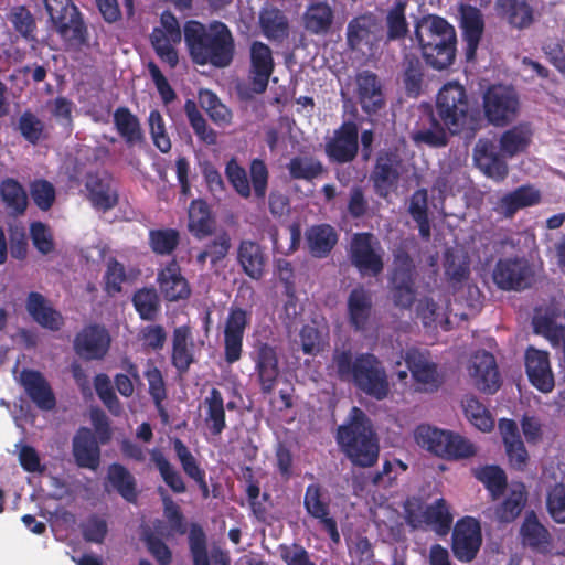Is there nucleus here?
Wrapping results in <instances>:
<instances>
[{
    "label": "nucleus",
    "instance_id": "64",
    "mask_svg": "<svg viewBox=\"0 0 565 565\" xmlns=\"http://www.w3.org/2000/svg\"><path fill=\"white\" fill-rule=\"evenodd\" d=\"M30 194L41 211H49L56 199L54 185L45 179H36L30 184Z\"/></svg>",
    "mask_w": 565,
    "mask_h": 565
},
{
    "label": "nucleus",
    "instance_id": "62",
    "mask_svg": "<svg viewBox=\"0 0 565 565\" xmlns=\"http://www.w3.org/2000/svg\"><path fill=\"white\" fill-rule=\"evenodd\" d=\"M444 268L445 275L454 288L467 280L470 274L469 263L451 252L445 254Z\"/></svg>",
    "mask_w": 565,
    "mask_h": 565
},
{
    "label": "nucleus",
    "instance_id": "55",
    "mask_svg": "<svg viewBox=\"0 0 565 565\" xmlns=\"http://www.w3.org/2000/svg\"><path fill=\"white\" fill-rule=\"evenodd\" d=\"M259 23L263 34L269 40H282L288 34V21L278 9L262 11Z\"/></svg>",
    "mask_w": 565,
    "mask_h": 565
},
{
    "label": "nucleus",
    "instance_id": "35",
    "mask_svg": "<svg viewBox=\"0 0 565 565\" xmlns=\"http://www.w3.org/2000/svg\"><path fill=\"white\" fill-rule=\"evenodd\" d=\"M256 370L264 393H270L279 375L278 356L275 348L262 343L257 348Z\"/></svg>",
    "mask_w": 565,
    "mask_h": 565
},
{
    "label": "nucleus",
    "instance_id": "27",
    "mask_svg": "<svg viewBox=\"0 0 565 565\" xmlns=\"http://www.w3.org/2000/svg\"><path fill=\"white\" fill-rule=\"evenodd\" d=\"M21 384L38 408L51 411L55 407V395L42 373L35 370H23L21 372Z\"/></svg>",
    "mask_w": 565,
    "mask_h": 565
},
{
    "label": "nucleus",
    "instance_id": "22",
    "mask_svg": "<svg viewBox=\"0 0 565 565\" xmlns=\"http://www.w3.org/2000/svg\"><path fill=\"white\" fill-rule=\"evenodd\" d=\"M525 370L530 383L542 393L553 391L555 382L546 351L529 348L525 352Z\"/></svg>",
    "mask_w": 565,
    "mask_h": 565
},
{
    "label": "nucleus",
    "instance_id": "50",
    "mask_svg": "<svg viewBox=\"0 0 565 565\" xmlns=\"http://www.w3.org/2000/svg\"><path fill=\"white\" fill-rule=\"evenodd\" d=\"M462 411L468 422L481 431H490L494 419L489 409L473 395H466L461 401Z\"/></svg>",
    "mask_w": 565,
    "mask_h": 565
},
{
    "label": "nucleus",
    "instance_id": "48",
    "mask_svg": "<svg viewBox=\"0 0 565 565\" xmlns=\"http://www.w3.org/2000/svg\"><path fill=\"white\" fill-rule=\"evenodd\" d=\"M424 67L415 54H405L402 61V82L407 96L417 97L422 92Z\"/></svg>",
    "mask_w": 565,
    "mask_h": 565
},
{
    "label": "nucleus",
    "instance_id": "31",
    "mask_svg": "<svg viewBox=\"0 0 565 565\" xmlns=\"http://www.w3.org/2000/svg\"><path fill=\"white\" fill-rule=\"evenodd\" d=\"M267 256L265 248L252 239H242L237 247V263L244 274L258 280L264 276Z\"/></svg>",
    "mask_w": 565,
    "mask_h": 565
},
{
    "label": "nucleus",
    "instance_id": "19",
    "mask_svg": "<svg viewBox=\"0 0 565 565\" xmlns=\"http://www.w3.org/2000/svg\"><path fill=\"white\" fill-rule=\"evenodd\" d=\"M249 79L252 89L257 93H264L269 83V78L275 70V62L271 49L260 42L253 41L249 46Z\"/></svg>",
    "mask_w": 565,
    "mask_h": 565
},
{
    "label": "nucleus",
    "instance_id": "43",
    "mask_svg": "<svg viewBox=\"0 0 565 565\" xmlns=\"http://www.w3.org/2000/svg\"><path fill=\"white\" fill-rule=\"evenodd\" d=\"M114 124L117 132L125 140L128 147L141 143L143 134L139 119L128 107H118L114 113Z\"/></svg>",
    "mask_w": 565,
    "mask_h": 565
},
{
    "label": "nucleus",
    "instance_id": "33",
    "mask_svg": "<svg viewBox=\"0 0 565 565\" xmlns=\"http://www.w3.org/2000/svg\"><path fill=\"white\" fill-rule=\"evenodd\" d=\"M475 161L478 168L494 181H503L509 173L505 160L495 151V147L490 141H479L475 148Z\"/></svg>",
    "mask_w": 565,
    "mask_h": 565
},
{
    "label": "nucleus",
    "instance_id": "34",
    "mask_svg": "<svg viewBox=\"0 0 565 565\" xmlns=\"http://www.w3.org/2000/svg\"><path fill=\"white\" fill-rule=\"evenodd\" d=\"M540 201L541 195L539 191L531 186L522 185L499 199L494 211L507 218H512L519 210L533 206Z\"/></svg>",
    "mask_w": 565,
    "mask_h": 565
},
{
    "label": "nucleus",
    "instance_id": "58",
    "mask_svg": "<svg viewBox=\"0 0 565 565\" xmlns=\"http://www.w3.org/2000/svg\"><path fill=\"white\" fill-rule=\"evenodd\" d=\"M476 478L484 484L492 499H498L505 491L507 475L499 466H484L476 472Z\"/></svg>",
    "mask_w": 565,
    "mask_h": 565
},
{
    "label": "nucleus",
    "instance_id": "15",
    "mask_svg": "<svg viewBox=\"0 0 565 565\" xmlns=\"http://www.w3.org/2000/svg\"><path fill=\"white\" fill-rule=\"evenodd\" d=\"M354 96L366 115L379 114L386 105L384 87L380 77L369 70L355 75Z\"/></svg>",
    "mask_w": 565,
    "mask_h": 565
},
{
    "label": "nucleus",
    "instance_id": "10",
    "mask_svg": "<svg viewBox=\"0 0 565 565\" xmlns=\"http://www.w3.org/2000/svg\"><path fill=\"white\" fill-rule=\"evenodd\" d=\"M381 250L372 233H355L350 244V260L360 274L376 277L384 268Z\"/></svg>",
    "mask_w": 565,
    "mask_h": 565
},
{
    "label": "nucleus",
    "instance_id": "13",
    "mask_svg": "<svg viewBox=\"0 0 565 565\" xmlns=\"http://www.w3.org/2000/svg\"><path fill=\"white\" fill-rule=\"evenodd\" d=\"M404 360L412 377L424 391L435 392L444 383V376L437 363L431 361L429 351L409 348L405 351Z\"/></svg>",
    "mask_w": 565,
    "mask_h": 565
},
{
    "label": "nucleus",
    "instance_id": "11",
    "mask_svg": "<svg viewBox=\"0 0 565 565\" xmlns=\"http://www.w3.org/2000/svg\"><path fill=\"white\" fill-rule=\"evenodd\" d=\"M482 545V529L479 520L473 516L460 518L452 530L451 551L461 563L472 562Z\"/></svg>",
    "mask_w": 565,
    "mask_h": 565
},
{
    "label": "nucleus",
    "instance_id": "14",
    "mask_svg": "<svg viewBox=\"0 0 565 565\" xmlns=\"http://www.w3.org/2000/svg\"><path fill=\"white\" fill-rule=\"evenodd\" d=\"M250 323V312L241 307H231L224 323V360L237 362L243 353V340Z\"/></svg>",
    "mask_w": 565,
    "mask_h": 565
},
{
    "label": "nucleus",
    "instance_id": "59",
    "mask_svg": "<svg viewBox=\"0 0 565 565\" xmlns=\"http://www.w3.org/2000/svg\"><path fill=\"white\" fill-rule=\"evenodd\" d=\"M152 461L154 462V466L164 483L174 493H184L186 491V486L181 473L160 451L152 452Z\"/></svg>",
    "mask_w": 565,
    "mask_h": 565
},
{
    "label": "nucleus",
    "instance_id": "42",
    "mask_svg": "<svg viewBox=\"0 0 565 565\" xmlns=\"http://www.w3.org/2000/svg\"><path fill=\"white\" fill-rule=\"evenodd\" d=\"M334 12L322 1L310 3L303 13V26L312 34H327L332 26Z\"/></svg>",
    "mask_w": 565,
    "mask_h": 565
},
{
    "label": "nucleus",
    "instance_id": "16",
    "mask_svg": "<svg viewBox=\"0 0 565 565\" xmlns=\"http://www.w3.org/2000/svg\"><path fill=\"white\" fill-rule=\"evenodd\" d=\"M382 28L379 19L371 12L360 14L349 21L347 43L351 50L372 51L382 41Z\"/></svg>",
    "mask_w": 565,
    "mask_h": 565
},
{
    "label": "nucleus",
    "instance_id": "20",
    "mask_svg": "<svg viewBox=\"0 0 565 565\" xmlns=\"http://www.w3.org/2000/svg\"><path fill=\"white\" fill-rule=\"evenodd\" d=\"M470 375L475 386L487 394H494L501 385L500 374L493 354L481 351L471 359Z\"/></svg>",
    "mask_w": 565,
    "mask_h": 565
},
{
    "label": "nucleus",
    "instance_id": "44",
    "mask_svg": "<svg viewBox=\"0 0 565 565\" xmlns=\"http://www.w3.org/2000/svg\"><path fill=\"white\" fill-rule=\"evenodd\" d=\"M452 522L454 515L444 498L425 507V525L429 526L437 535L446 536L451 530Z\"/></svg>",
    "mask_w": 565,
    "mask_h": 565
},
{
    "label": "nucleus",
    "instance_id": "29",
    "mask_svg": "<svg viewBox=\"0 0 565 565\" xmlns=\"http://www.w3.org/2000/svg\"><path fill=\"white\" fill-rule=\"evenodd\" d=\"M194 362V343L190 327L180 326L174 328L172 333L171 364L179 375H184Z\"/></svg>",
    "mask_w": 565,
    "mask_h": 565
},
{
    "label": "nucleus",
    "instance_id": "45",
    "mask_svg": "<svg viewBox=\"0 0 565 565\" xmlns=\"http://www.w3.org/2000/svg\"><path fill=\"white\" fill-rule=\"evenodd\" d=\"M527 501V493L523 483L514 486L504 500L495 507L494 515L500 523L513 522L522 512Z\"/></svg>",
    "mask_w": 565,
    "mask_h": 565
},
{
    "label": "nucleus",
    "instance_id": "6",
    "mask_svg": "<svg viewBox=\"0 0 565 565\" xmlns=\"http://www.w3.org/2000/svg\"><path fill=\"white\" fill-rule=\"evenodd\" d=\"M415 439L423 448L448 460L471 458L477 452L476 446L468 438L429 425H419L415 430Z\"/></svg>",
    "mask_w": 565,
    "mask_h": 565
},
{
    "label": "nucleus",
    "instance_id": "56",
    "mask_svg": "<svg viewBox=\"0 0 565 565\" xmlns=\"http://www.w3.org/2000/svg\"><path fill=\"white\" fill-rule=\"evenodd\" d=\"M521 535L525 545L539 548L550 543L548 530L539 521L534 512L527 514L521 526Z\"/></svg>",
    "mask_w": 565,
    "mask_h": 565
},
{
    "label": "nucleus",
    "instance_id": "3",
    "mask_svg": "<svg viewBox=\"0 0 565 565\" xmlns=\"http://www.w3.org/2000/svg\"><path fill=\"white\" fill-rule=\"evenodd\" d=\"M414 39L425 63L436 71L450 67L457 54V33L445 18L426 14L414 23Z\"/></svg>",
    "mask_w": 565,
    "mask_h": 565
},
{
    "label": "nucleus",
    "instance_id": "18",
    "mask_svg": "<svg viewBox=\"0 0 565 565\" xmlns=\"http://www.w3.org/2000/svg\"><path fill=\"white\" fill-rule=\"evenodd\" d=\"M110 347V335L104 326L84 327L74 339V350L84 360H102Z\"/></svg>",
    "mask_w": 565,
    "mask_h": 565
},
{
    "label": "nucleus",
    "instance_id": "24",
    "mask_svg": "<svg viewBox=\"0 0 565 565\" xmlns=\"http://www.w3.org/2000/svg\"><path fill=\"white\" fill-rule=\"evenodd\" d=\"M399 159L392 151L380 152L371 175L375 193L381 198H386L396 186L399 172Z\"/></svg>",
    "mask_w": 565,
    "mask_h": 565
},
{
    "label": "nucleus",
    "instance_id": "32",
    "mask_svg": "<svg viewBox=\"0 0 565 565\" xmlns=\"http://www.w3.org/2000/svg\"><path fill=\"white\" fill-rule=\"evenodd\" d=\"M25 307L32 319L44 329L58 331L64 324L61 312L54 309L40 292L31 291Z\"/></svg>",
    "mask_w": 565,
    "mask_h": 565
},
{
    "label": "nucleus",
    "instance_id": "7",
    "mask_svg": "<svg viewBox=\"0 0 565 565\" xmlns=\"http://www.w3.org/2000/svg\"><path fill=\"white\" fill-rule=\"evenodd\" d=\"M416 266L405 249L394 253L393 267L388 277L392 300L396 307L408 309L416 297Z\"/></svg>",
    "mask_w": 565,
    "mask_h": 565
},
{
    "label": "nucleus",
    "instance_id": "30",
    "mask_svg": "<svg viewBox=\"0 0 565 565\" xmlns=\"http://www.w3.org/2000/svg\"><path fill=\"white\" fill-rule=\"evenodd\" d=\"M347 307L351 327L356 331H365L373 312L371 292L362 286L353 288L349 294Z\"/></svg>",
    "mask_w": 565,
    "mask_h": 565
},
{
    "label": "nucleus",
    "instance_id": "54",
    "mask_svg": "<svg viewBox=\"0 0 565 565\" xmlns=\"http://www.w3.org/2000/svg\"><path fill=\"white\" fill-rule=\"evenodd\" d=\"M180 232L177 228H158L149 231V246L160 256L171 255L180 244Z\"/></svg>",
    "mask_w": 565,
    "mask_h": 565
},
{
    "label": "nucleus",
    "instance_id": "1",
    "mask_svg": "<svg viewBox=\"0 0 565 565\" xmlns=\"http://www.w3.org/2000/svg\"><path fill=\"white\" fill-rule=\"evenodd\" d=\"M183 38L191 62L198 66L217 70L231 66L235 57V39L222 21L204 24L189 20L183 25Z\"/></svg>",
    "mask_w": 565,
    "mask_h": 565
},
{
    "label": "nucleus",
    "instance_id": "37",
    "mask_svg": "<svg viewBox=\"0 0 565 565\" xmlns=\"http://www.w3.org/2000/svg\"><path fill=\"white\" fill-rule=\"evenodd\" d=\"M189 232L199 241L211 236L215 231V220L209 204L202 200H193L189 207Z\"/></svg>",
    "mask_w": 565,
    "mask_h": 565
},
{
    "label": "nucleus",
    "instance_id": "8",
    "mask_svg": "<svg viewBox=\"0 0 565 565\" xmlns=\"http://www.w3.org/2000/svg\"><path fill=\"white\" fill-rule=\"evenodd\" d=\"M43 2L50 21L62 38L78 44L87 41V28L74 0H43Z\"/></svg>",
    "mask_w": 565,
    "mask_h": 565
},
{
    "label": "nucleus",
    "instance_id": "53",
    "mask_svg": "<svg viewBox=\"0 0 565 565\" xmlns=\"http://www.w3.org/2000/svg\"><path fill=\"white\" fill-rule=\"evenodd\" d=\"M448 130L441 121L430 115V126L428 128L417 129L413 134V140L417 145H426L431 148H443L448 145Z\"/></svg>",
    "mask_w": 565,
    "mask_h": 565
},
{
    "label": "nucleus",
    "instance_id": "38",
    "mask_svg": "<svg viewBox=\"0 0 565 565\" xmlns=\"http://www.w3.org/2000/svg\"><path fill=\"white\" fill-rule=\"evenodd\" d=\"M338 234L329 224L312 225L306 231V243L311 256L327 257L338 243Z\"/></svg>",
    "mask_w": 565,
    "mask_h": 565
},
{
    "label": "nucleus",
    "instance_id": "46",
    "mask_svg": "<svg viewBox=\"0 0 565 565\" xmlns=\"http://www.w3.org/2000/svg\"><path fill=\"white\" fill-rule=\"evenodd\" d=\"M205 424L213 436H220L226 428L225 406L220 390L213 387L205 397Z\"/></svg>",
    "mask_w": 565,
    "mask_h": 565
},
{
    "label": "nucleus",
    "instance_id": "21",
    "mask_svg": "<svg viewBox=\"0 0 565 565\" xmlns=\"http://www.w3.org/2000/svg\"><path fill=\"white\" fill-rule=\"evenodd\" d=\"M111 182V177L105 172H88L85 175L87 198L94 209L106 212L118 204V193Z\"/></svg>",
    "mask_w": 565,
    "mask_h": 565
},
{
    "label": "nucleus",
    "instance_id": "2",
    "mask_svg": "<svg viewBox=\"0 0 565 565\" xmlns=\"http://www.w3.org/2000/svg\"><path fill=\"white\" fill-rule=\"evenodd\" d=\"M332 362L340 380L352 382L359 391L377 401L387 397L390 384L386 370L373 353H359L353 358L350 349H337Z\"/></svg>",
    "mask_w": 565,
    "mask_h": 565
},
{
    "label": "nucleus",
    "instance_id": "52",
    "mask_svg": "<svg viewBox=\"0 0 565 565\" xmlns=\"http://www.w3.org/2000/svg\"><path fill=\"white\" fill-rule=\"evenodd\" d=\"M132 305L141 320L156 321L161 312V301L154 288L138 289L132 296Z\"/></svg>",
    "mask_w": 565,
    "mask_h": 565
},
{
    "label": "nucleus",
    "instance_id": "17",
    "mask_svg": "<svg viewBox=\"0 0 565 565\" xmlns=\"http://www.w3.org/2000/svg\"><path fill=\"white\" fill-rule=\"evenodd\" d=\"M359 150V129L354 121H344L326 143L330 161L348 163L354 160Z\"/></svg>",
    "mask_w": 565,
    "mask_h": 565
},
{
    "label": "nucleus",
    "instance_id": "25",
    "mask_svg": "<svg viewBox=\"0 0 565 565\" xmlns=\"http://www.w3.org/2000/svg\"><path fill=\"white\" fill-rule=\"evenodd\" d=\"M303 504L307 512L312 518L319 520L330 540L338 544L340 542V533L338 531L337 521L334 518L330 516L329 503L322 499L321 490L318 484H309L307 487Z\"/></svg>",
    "mask_w": 565,
    "mask_h": 565
},
{
    "label": "nucleus",
    "instance_id": "63",
    "mask_svg": "<svg viewBox=\"0 0 565 565\" xmlns=\"http://www.w3.org/2000/svg\"><path fill=\"white\" fill-rule=\"evenodd\" d=\"M546 510L552 520L565 524V484L555 483L546 492Z\"/></svg>",
    "mask_w": 565,
    "mask_h": 565
},
{
    "label": "nucleus",
    "instance_id": "60",
    "mask_svg": "<svg viewBox=\"0 0 565 565\" xmlns=\"http://www.w3.org/2000/svg\"><path fill=\"white\" fill-rule=\"evenodd\" d=\"M188 540L193 565H211L206 534L200 524H191Z\"/></svg>",
    "mask_w": 565,
    "mask_h": 565
},
{
    "label": "nucleus",
    "instance_id": "39",
    "mask_svg": "<svg viewBox=\"0 0 565 565\" xmlns=\"http://www.w3.org/2000/svg\"><path fill=\"white\" fill-rule=\"evenodd\" d=\"M533 131L530 124L521 122L505 130L499 140L500 151L512 158L525 152L532 142Z\"/></svg>",
    "mask_w": 565,
    "mask_h": 565
},
{
    "label": "nucleus",
    "instance_id": "57",
    "mask_svg": "<svg viewBox=\"0 0 565 565\" xmlns=\"http://www.w3.org/2000/svg\"><path fill=\"white\" fill-rule=\"evenodd\" d=\"M184 113L196 137L206 145H215L217 140L216 132L207 126L194 100H185Z\"/></svg>",
    "mask_w": 565,
    "mask_h": 565
},
{
    "label": "nucleus",
    "instance_id": "12",
    "mask_svg": "<svg viewBox=\"0 0 565 565\" xmlns=\"http://www.w3.org/2000/svg\"><path fill=\"white\" fill-rule=\"evenodd\" d=\"M483 109L490 124L505 126L518 114L519 98L512 88L503 85H492L483 95Z\"/></svg>",
    "mask_w": 565,
    "mask_h": 565
},
{
    "label": "nucleus",
    "instance_id": "23",
    "mask_svg": "<svg viewBox=\"0 0 565 565\" xmlns=\"http://www.w3.org/2000/svg\"><path fill=\"white\" fill-rule=\"evenodd\" d=\"M72 455L79 468L96 470L100 463L99 439L88 427H79L72 440Z\"/></svg>",
    "mask_w": 565,
    "mask_h": 565
},
{
    "label": "nucleus",
    "instance_id": "47",
    "mask_svg": "<svg viewBox=\"0 0 565 565\" xmlns=\"http://www.w3.org/2000/svg\"><path fill=\"white\" fill-rule=\"evenodd\" d=\"M0 195L3 204L11 214L19 216L25 213L28 195L18 180L13 178L3 179L0 183Z\"/></svg>",
    "mask_w": 565,
    "mask_h": 565
},
{
    "label": "nucleus",
    "instance_id": "40",
    "mask_svg": "<svg viewBox=\"0 0 565 565\" xmlns=\"http://www.w3.org/2000/svg\"><path fill=\"white\" fill-rule=\"evenodd\" d=\"M406 6L404 1H396L387 10L384 19L385 34L382 39L385 44L404 41L408 35L409 25L406 19Z\"/></svg>",
    "mask_w": 565,
    "mask_h": 565
},
{
    "label": "nucleus",
    "instance_id": "9",
    "mask_svg": "<svg viewBox=\"0 0 565 565\" xmlns=\"http://www.w3.org/2000/svg\"><path fill=\"white\" fill-rule=\"evenodd\" d=\"M492 279L504 291H523L535 281V271L525 257L500 258L493 268Z\"/></svg>",
    "mask_w": 565,
    "mask_h": 565
},
{
    "label": "nucleus",
    "instance_id": "4",
    "mask_svg": "<svg viewBox=\"0 0 565 565\" xmlns=\"http://www.w3.org/2000/svg\"><path fill=\"white\" fill-rule=\"evenodd\" d=\"M335 440L355 467L371 468L379 460L380 445L373 423L358 406L351 408L345 423L338 427Z\"/></svg>",
    "mask_w": 565,
    "mask_h": 565
},
{
    "label": "nucleus",
    "instance_id": "5",
    "mask_svg": "<svg viewBox=\"0 0 565 565\" xmlns=\"http://www.w3.org/2000/svg\"><path fill=\"white\" fill-rule=\"evenodd\" d=\"M450 135L475 132L479 127L480 111L461 84L448 82L438 90L433 113Z\"/></svg>",
    "mask_w": 565,
    "mask_h": 565
},
{
    "label": "nucleus",
    "instance_id": "61",
    "mask_svg": "<svg viewBox=\"0 0 565 565\" xmlns=\"http://www.w3.org/2000/svg\"><path fill=\"white\" fill-rule=\"evenodd\" d=\"M250 191L258 200H264L267 194L269 171L263 159L255 158L249 163Z\"/></svg>",
    "mask_w": 565,
    "mask_h": 565
},
{
    "label": "nucleus",
    "instance_id": "41",
    "mask_svg": "<svg viewBox=\"0 0 565 565\" xmlns=\"http://www.w3.org/2000/svg\"><path fill=\"white\" fill-rule=\"evenodd\" d=\"M172 444L175 456L180 461V465L184 473L196 482L202 492L203 498H209L210 491L205 478V470L200 467L195 457L192 455L188 446L181 439L175 438Z\"/></svg>",
    "mask_w": 565,
    "mask_h": 565
},
{
    "label": "nucleus",
    "instance_id": "51",
    "mask_svg": "<svg viewBox=\"0 0 565 565\" xmlns=\"http://www.w3.org/2000/svg\"><path fill=\"white\" fill-rule=\"evenodd\" d=\"M286 168L292 180L312 181L324 172L322 162L312 156H295Z\"/></svg>",
    "mask_w": 565,
    "mask_h": 565
},
{
    "label": "nucleus",
    "instance_id": "28",
    "mask_svg": "<svg viewBox=\"0 0 565 565\" xmlns=\"http://www.w3.org/2000/svg\"><path fill=\"white\" fill-rule=\"evenodd\" d=\"M158 284L161 292L168 301H178L186 299L191 295L188 280L182 276L181 268L175 259L158 273Z\"/></svg>",
    "mask_w": 565,
    "mask_h": 565
},
{
    "label": "nucleus",
    "instance_id": "36",
    "mask_svg": "<svg viewBox=\"0 0 565 565\" xmlns=\"http://www.w3.org/2000/svg\"><path fill=\"white\" fill-rule=\"evenodd\" d=\"M495 10L510 25L520 30L534 22V9L526 0H495Z\"/></svg>",
    "mask_w": 565,
    "mask_h": 565
},
{
    "label": "nucleus",
    "instance_id": "49",
    "mask_svg": "<svg viewBox=\"0 0 565 565\" xmlns=\"http://www.w3.org/2000/svg\"><path fill=\"white\" fill-rule=\"evenodd\" d=\"M107 478L116 491L127 501L135 503L138 491L135 477L120 463H111L108 468Z\"/></svg>",
    "mask_w": 565,
    "mask_h": 565
},
{
    "label": "nucleus",
    "instance_id": "26",
    "mask_svg": "<svg viewBox=\"0 0 565 565\" xmlns=\"http://www.w3.org/2000/svg\"><path fill=\"white\" fill-rule=\"evenodd\" d=\"M460 26L466 43V58L473 61L484 31V20L481 11L470 4L460 8Z\"/></svg>",
    "mask_w": 565,
    "mask_h": 565
}]
</instances>
